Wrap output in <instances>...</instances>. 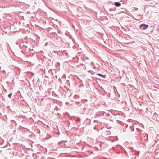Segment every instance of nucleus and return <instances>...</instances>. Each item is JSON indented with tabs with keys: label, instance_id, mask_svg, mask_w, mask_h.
<instances>
[{
	"label": "nucleus",
	"instance_id": "obj_9",
	"mask_svg": "<svg viewBox=\"0 0 159 159\" xmlns=\"http://www.w3.org/2000/svg\"><path fill=\"white\" fill-rule=\"evenodd\" d=\"M84 109H85H85H85V108H84Z\"/></svg>",
	"mask_w": 159,
	"mask_h": 159
},
{
	"label": "nucleus",
	"instance_id": "obj_5",
	"mask_svg": "<svg viewBox=\"0 0 159 159\" xmlns=\"http://www.w3.org/2000/svg\"><path fill=\"white\" fill-rule=\"evenodd\" d=\"M12 95V93H11L10 94H9L8 95V97H9V98H11V96Z\"/></svg>",
	"mask_w": 159,
	"mask_h": 159
},
{
	"label": "nucleus",
	"instance_id": "obj_6",
	"mask_svg": "<svg viewBox=\"0 0 159 159\" xmlns=\"http://www.w3.org/2000/svg\"><path fill=\"white\" fill-rule=\"evenodd\" d=\"M80 118H78L77 119V122H79V121H80Z\"/></svg>",
	"mask_w": 159,
	"mask_h": 159
},
{
	"label": "nucleus",
	"instance_id": "obj_4",
	"mask_svg": "<svg viewBox=\"0 0 159 159\" xmlns=\"http://www.w3.org/2000/svg\"><path fill=\"white\" fill-rule=\"evenodd\" d=\"M63 141H59V142H58V144H62L63 143Z\"/></svg>",
	"mask_w": 159,
	"mask_h": 159
},
{
	"label": "nucleus",
	"instance_id": "obj_2",
	"mask_svg": "<svg viewBox=\"0 0 159 159\" xmlns=\"http://www.w3.org/2000/svg\"><path fill=\"white\" fill-rule=\"evenodd\" d=\"M114 5L116 7H119L121 5V4L119 2H116L114 3Z\"/></svg>",
	"mask_w": 159,
	"mask_h": 159
},
{
	"label": "nucleus",
	"instance_id": "obj_8",
	"mask_svg": "<svg viewBox=\"0 0 159 159\" xmlns=\"http://www.w3.org/2000/svg\"><path fill=\"white\" fill-rule=\"evenodd\" d=\"M94 122H96V121L95 120H94Z\"/></svg>",
	"mask_w": 159,
	"mask_h": 159
},
{
	"label": "nucleus",
	"instance_id": "obj_3",
	"mask_svg": "<svg viewBox=\"0 0 159 159\" xmlns=\"http://www.w3.org/2000/svg\"><path fill=\"white\" fill-rule=\"evenodd\" d=\"M97 75L99 76H100L101 77H102L103 78H105L106 77V75H103L100 73H98L97 74Z\"/></svg>",
	"mask_w": 159,
	"mask_h": 159
},
{
	"label": "nucleus",
	"instance_id": "obj_7",
	"mask_svg": "<svg viewBox=\"0 0 159 159\" xmlns=\"http://www.w3.org/2000/svg\"><path fill=\"white\" fill-rule=\"evenodd\" d=\"M63 141H64L63 142V143H64V142H67V140H63Z\"/></svg>",
	"mask_w": 159,
	"mask_h": 159
},
{
	"label": "nucleus",
	"instance_id": "obj_1",
	"mask_svg": "<svg viewBox=\"0 0 159 159\" xmlns=\"http://www.w3.org/2000/svg\"><path fill=\"white\" fill-rule=\"evenodd\" d=\"M148 25L145 24H142L140 25L139 28L142 30H144L148 27Z\"/></svg>",
	"mask_w": 159,
	"mask_h": 159
}]
</instances>
